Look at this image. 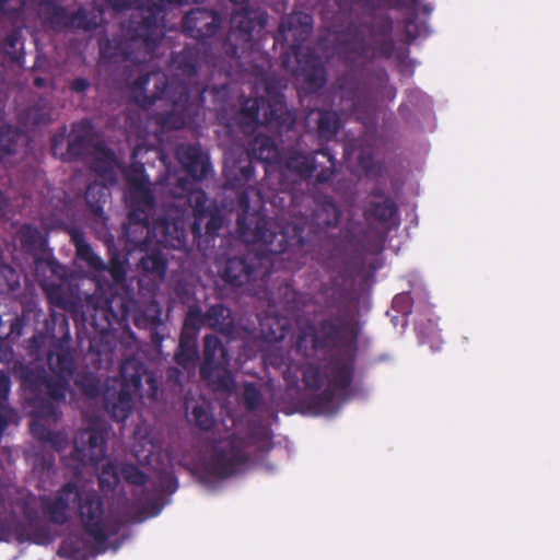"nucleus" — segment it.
Listing matches in <instances>:
<instances>
[{
    "mask_svg": "<svg viewBox=\"0 0 560 560\" xmlns=\"http://www.w3.org/2000/svg\"><path fill=\"white\" fill-rule=\"evenodd\" d=\"M31 5L46 30L65 31L67 8L62 0H31Z\"/></svg>",
    "mask_w": 560,
    "mask_h": 560,
    "instance_id": "a878e982",
    "label": "nucleus"
},
{
    "mask_svg": "<svg viewBox=\"0 0 560 560\" xmlns=\"http://www.w3.org/2000/svg\"><path fill=\"white\" fill-rule=\"evenodd\" d=\"M67 512L77 504L78 514L84 532L101 546V552L106 550L108 539L104 523V504L101 495L95 490H80L74 482L65 483L56 493Z\"/></svg>",
    "mask_w": 560,
    "mask_h": 560,
    "instance_id": "9b49d317",
    "label": "nucleus"
},
{
    "mask_svg": "<svg viewBox=\"0 0 560 560\" xmlns=\"http://www.w3.org/2000/svg\"><path fill=\"white\" fill-rule=\"evenodd\" d=\"M120 475L130 485L142 486L147 482V475L133 464H125L120 468Z\"/></svg>",
    "mask_w": 560,
    "mask_h": 560,
    "instance_id": "e2e57ef3",
    "label": "nucleus"
},
{
    "mask_svg": "<svg viewBox=\"0 0 560 560\" xmlns=\"http://www.w3.org/2000/svg\"><path fill=\"white\" fill-rule=\"evenodd\" d=\"M298 197L290 192L291 207L290 213L295 217V221L287 224L282 230L289 229V236L296 235L301 230L303 235L301 243L289 242L285 244V252L280 255H285L284 259L290 258V254H303L307 255L311 253V245L317 237L318 230L326 228H335L341 220L342 211L336 203L335 199L325 194H317L313 197V208L311 213H304L301 210L296 211L299 206ZM301 199L308 200V196H301Z\"/></svg>",
    "mask_w": 560,
    "mask_h": 560,
    "instance_id": "6e6552de",
    "label": "nucleus"
},
{
    "mask_svg": "<svg viewBox=\"0 0 560 560\" xmlns=\"http://www.w3.org/2000/svg\"><path fill=\"white\" fill-rule=\"evenodd\" d=\"M206 326L217 332L230 337L235 331L232 312L222 303L210 305L205 312Z\"/></svg>",
    "mask_w": 560,
    "mask_h": 560,
    "instance_id": "c756f323",
    "label": "nucleus"
},
{
    "mask_svg": "<svg viewBox=\"0 0 560 560\" xmlns=\"http://www.w3.org/2000/svg\"><path fill=\"white\" fill-rule=\"evenodd\" d=\"M20 288V275L7 264H0V294L13 292Z\"/></svg>",
    "mask_w": 560,
    "mask_h": 560,
    "instance_id": "4d7b16f0",
    "label": "nucleus"
},
{
    "mask_svg": "<svg viewBox=\"0 0 560 560\" xmlns=\"http://www.w3.org/2000/svg\"><path fill=\"white\" fill-rule=\"evenodd\" d=\"M342 236L358 254L377 253L383 248L384 236L380 235L377 242L369 240L368 232L360 222L349 221L341 230Z\"/></svg>",
    "mask_w": 560,
    "mask_h": 560,
    "instance_id": "cd10ccee",
    "label": "nucleus"
},
{
    "mask_svg": "<svg viewBox=\"0 0 560 560\" xmlns=\"http://www.w3.org/2000/svg\"><path fill=\"white\" fill-rule=\"evenodd\" d=\"M360 269V259L353 258L330 278L329 283L323 284L322 294L328 307L336 308L339 314L348 316L357 303L352 280Z\"/></svg>",
    "mask_w": 560,
    "mask_h": 560,
    "instance_id": "a211bd4d",
    "label": "nucleus"
},
{
    "mask_svg": "<svg viewBox=\"0 0 560 560\" xmlns=\"http://www.w3.org/2000/svg\"><path fill=\"white\" fill-rule=\"evenodd\" d=\"M243 404L247 411H255L261 405L262 394L252 382H246L243 388Z\"/></svg>",
    "mask_w": 560,
    "mask_h": 560,
    "instance_id": "052dcab7",
    "label": "nucleus"
},
{
    "mask_svg": "<svg viewBox=\"0 0 560 560\" xmlns=\"http://www.w3.org/2000/svg\"><path fill=\"white\" fill-rule=\"evenodd\" d=\"M316 327L317 347L335 351L325 364L328 386L313 398L322 411L330 410L338 393L346 392L352 384L358 352V331L350 316L334 315L320 319Z\"/></svg>",
    "mask_w": 560,
    "mask_h": 560,
    "instance_id": "f257e3e1",
    "label": "nucleus"
},
{
    "mask_svg": "<svg viewBox=\"0 0 560 560\" xmlns=\"http://www.w3.org/2000/svg\"><path fill=\"white\" fill-rule=\"evenodd\" d=\"M298 371H301L302 381L307 389L317 392L322 388L323 374L318 365L314 363H305L302 364L301 366L288 365L283 371V377L289 385H298Z\"/></svg>",
    "mask_w": 560,
    "mask_h": 560,
    "instance_id": "c85d7f7f",
    "label": "nucleus"
},
{
    "mask_svg": "<svg viewBox=\"0 0 560 560\" xmlns=\"http://www.w3.org/2000/svg\"><path fill=\"white\" fill-rule=\"evenodd\" d=\"M32 396V404H33V407H34V410L32 412V422H31V433L33 434V436L38 440V441H42V442H46L51 435H52V431L49 430L48 428H46L45 424L42 423L43 420L45 421H51V422H56L59 417H60V411H59V405H57V415L56 417H40L39 415H36V409H37V406L39 404V399L37 396Z\"/></svg>",
    "mask_w": 560,
    "mask_h": 560,
    "instance_id": "37998d69",
    "label": "nucleus"
},
{
    "mask_svg": "<svg viewBox=\"0 0 560 560\" xmlns=\"http://www.w3.org/2000/svg\"><path fill=\"white\" fill-rule=\"evenodd\" d=\"M109 196L108 187L100 183H91L85 190L86 205L95 217L103 218L104 205Z\"/></svg>",
    "mask_w": 560,
    "mask_h": 560,
    "instance_id": "ea45409f",
    "label": "nucleus"
},
{
    "mask_svg": "<svg viewBox=\"0 0 560 560\" xmlns=\"http://www.w3.org/2000/svg\"><path fill=\"white\" fill-rule=\"evenodd\" d=\"M106 450L107 431L102 427L91 425L77 432L71 458L83 466H94L105 458Z\"/></svg>",
    "mask_w": 560,
    "mask_h": 560,
    "instance_id": "6ab92c4d",
    "label": "nucleus"
},
{
    "mask_svg": "<svg viewBox=\"0 0 560 560\" xmlns=\"http://www.w3.org/2000/svg\"><path fill=\"white\" fill-rule=\"evenodd\" d=\"M116 162L115 153L110 149L97 147L96 155L91 162V170L104 179L116 180Z\"/></svg>",
    "mask_w": 560,
    "mask_h": 560,
    "instance_id": "c9c22d12",
    "label": "nucleus"
},
{
    "mask_svg": "<svg viewBox=\"0 0 560 560\" xmlns=\"http://www.w3.org/2000/svg\"><path fill=\"white\" fill-rule=\"evenodd\" d=\"M268 97H244L238 110L240 122L248 128L266 126L282 128L293 125L294 118L285 107L284 96L266 88Z\"/></svg>",
    "mask_w": 560,
    "mask_h": 560,
    "instance_id": "ddd939ff",
    "label": "nucleus"
},
{
    "mask_svg": "<svg viewBox=\"0 0 560 560\" xmlns=\"http://www.w3.org/2000/svg\"><path fill=\"white\" fill-rule=\"evenodd\" d=\"M42 509L48 521L56 525H63L68 522V512L57 499L45 497L42 499Z\"/></svg>",
    "mask_w": 560,
    "mask_h": 560,
    "instance_id": "09e8293b",
    "label": "nucleus"
},
{
    "mask_svg": "<svg viewBox=\"0 0 560 560\" xmlns=\"http://www.w3.org/2000/svg\"><path fill=\"white\" fill-rule=\"evenodd\" d=\"M393 308L402 315H409L412 311V296L409 292L397 294L393 299Z\"/></svg>",
    "mask_w": 560,
    "mask_h": 560,
    "instance_id": "774afa93",
    "label": "nucleus"
},
{
    "mask_svg": "<svg viewBox=\"0 0 560 560\" xmlns=\"http://www.w3.org/2000/svg\"><path fill=\"white\" fill-rule=\"evenodd\" d=\"M221 279L233 288L262 280L270 275V261L265 255L247 252L226 258L219 270Z\"/></svg>",
    "mask_w": 560,
    "mask_h": 560,
    "instance_id": "dca6fc26",
    "label": "nucleus"
},
{
    "mask_svg": "<svg viewBox=\"0 0 560 560\" xmlns=\"http://www.w3.org/2000/svg\"><path fill=\"white\" fill-rule=\"evenodd\" d=\"M339 93V110L342 115L365 122L374 109L369 89L353 73L339 75L335 83Z\"/></svg>",
    "mask_w": 560,
    "mask_h": 560,
    "instance_id": "f3484780",
    "label": "nucleus"
},
{
    "mask_svg": "<svg viewBox=\"0 0 560 560\" xmlns=\"http://www.w3.org/2000/svg\"><path fill=\"white\" fill-rule=\"evenodd\" d=\"M121 382L107 381L103 390V407L109 417L125 421L133 408L132 395L151 400L158 399L159 383L155 374L149 371L143 362L136 358L122 361L120 365Z\"/></svg>",
    "mask_w": 560,
    "mask_h": 560,
    "instance_id": "20e7f679",
    "label": "nucleus"
},
{
    "mask_svg": "<svg viewBox=\"0 0 560 560\" xmlns=\"http://www.w3.org/2000/svg\"><path fill=\"white\" fill-rule=\"evenodd\" d=\"M317 135L322 140H332L341 127V120L337 112L331 109H317Z\"/></svg>",
    "mask_w": 560,
    "mask_h": 560,
    "instance_id": "4c0bfd02",
    "label": "nucleus"
},
{
    "mask_svg": "<svg viewBox=\"0 0 560 560\" xmlns=\"http://www.w3.org/2000/svg\"><path fill=\"white\" fill-rule=\"evenodd\" d=\"M198 335L180 331L178 351L175 361L183 368H188L198 359Z\"/></svg>",
    "mask_w": 560,
    "mask_h": 560,
    "instance_id": "e433bc0d",
    "label": "nucleus"
},
{
    "mask_svg": "<svg viewBox=\"0 0 560 560\" xmlns=\"http://www.w3.org/2000/svg\"><path fill=\"white\" fill-rule=\"evenodd\" d=\"M47 296L52 305L70 313L72 317L81 308V299L69 294L60 285L50 287Z\"/></svg>",
    "mask_w": 560,
    "mask_h": 560,
    "instance_id": "a19ab883",
    "label": "nucleus"
},
{
    "mask_svg": "<svg viewBox=\"0 0 560 560\" xmlns=\"http://www.w3.org/2000/svg\"><path fill=\"white\" fill-rule=\"evenodd\" d=\"M135 325L139 328H148L151 331V341L160 346L164 336L159 332V328L163 325L160 314L147 316L145 314H138L135 316Z\"/></svg>",
    "mask_w": 560,
    "mask_h": 560,
    "instance_id": "603ef678",
    "label": "nucleus"
},
{
    "mask_svg": "<svg viewBox=\"0 0 560 560\" xmlns=\"http://www.w3.org/2000/svg\"><path fill=\"white\" fill-rule=\"evenodd\" d=\"M22 32L20 28H12L0 43V50L12 60H20L22 57Z\"/></svg>",
    "mask_w": 560,
    "mask_h": 560,
    "instance_id": "8fccbe9b",
    "label": "nucleus"
},
{
    "mask_svg": "<svg viewBox=\"0 0 560 560\" xmlns=\"http://www.w3.org/2000/svg\"><path fill=\"white\" fill-rule=\"evenodd\" d=\"M100 15L80 7L75 12H68L65 22V31H94L98 26Z\"/></svg>",
    "mask_w": 560,
    "mask_h": 560,
    "instance_id": "f704fd0d",
    "label": "nucleus"
},
{
    "mask_svg": "<svg viewBox=\"0 0 560 560\" xmlns=\"http://www.w3.org/2000/svg\"><path fill=\"white\" fill-rule=\"evenodd\" d=\"M74 384L89 399H96L100 395L103 396L104 387L98 376L93 372L80 371L74 378Z\"/></svg>",
    "mask_w": 560,
    "mask_h": 560,
    "instance_id": "79ce46f5",
    "label": "nucleus"
},
{
    "mask_svg": "<svg viewBox=\"0 0 560 560\" xmlns=\"http://www.w3.org/2000/svg\"><path fill=\"white\" fill-rule=\"evenodd\" d=\"M206 215L202 230L205 229L207 236L215 237L223 224L222 217L215 209H211Z\"/></svg>",
    "mask_w": 560,
    "mask_h": 560,
    "instance_id": "338daca9",
    "label": "nucleus"
},
{
    "mask_svg": "<svg viewBox=\"0 0 560 560\" xmlns=\"http://www.w3.org/2000/svg\"><path fill=\"white\" fill-rule=\"evenodd\" d=\"M89 547V542L83 536L78 534L69 535L61 542L58 555L68 560H86Z\"/></svg>",
    "mask_w": 560,
    "mask_h": 560,
    "instance_id": "58836bf2",
    "label": "nucleus"
},
{
    "mask_svg": "<svg viewBox=\"0 0 560 560\" xmlns=\"http://www.w3.org/2000/svg\"><path fill=\"white\" fill-rule=\"evenodd\" d=\"M122 175L127 184L126 200L130 209L125 234L129 244L142 248L151 242L150 213L155 208V198L143 163L132 162L122 170Z\"/></svg>",
    "mask_w": 560,
    "mask_h": 560,
    "instance_id": "0eeeda50",
    "label": "nucleus"
},
{
    "mask_svg": "<svg viewBox=\"0 0 560 560\" xmlns=\"http://www.w3.org/2000/svg\"><path fill=\"white\" fill-rule=\"evenodd\" d=\"M26 0H0V12L9 19L19 20L24 12Z\"/></svg>",
    "mask_w": 560,
    "mask_h": 560,
    "instance_id": "0e129e2a",
    "label": "nucleus"
},
{
    "mask_svg": "<svg viewBox=\"0 0 560 560\" xmlns=\"http://www.w3.org/2000/svg\"><path fill=\"white\" fill-rule=\"evenodd\" d=\"M230 362L231 357L221 339L214 335H206L199 374L214 392L232 393L235 388V380L229 370Z\"/></svg>",
    "mask_w": 560,
    "mask_h": 560,
    "instance_id": "4468645a",
    "label": "nucleus"
},
{
    "mask_svg": "<svg viewBox=\"0 0 560 560\" xmlns=\"http://www.w3.org/2000/svg\"><path fill=\"white\" fill-rule=\"evenodd\" d=\"M313 30V19L304 12H292L281 19L276 40H282L291 49L296 66L292 74L302 82L306 93L322 90L327 82V71L319 56L302 48Z\"/></svg>",
    "mask_w": 560,
    "mask_h": 560,
    "instance_id": "7ed1b4c3",
    "label": "nucleus"
},
{
    "mask_svg": "<svg viewBox=\"0 0 560 560\" xmlns=\"http://www.w3.org/2000/svg\"><path fill=\"white\" fill-rule=\"evenodd\" d=\"M221 16L213 10L205 8L191 9L182 20L183 33L202 42L217 34L221 26Z\"/></svg>",
    "mask_w": 560,
    "mask_h": 560,
    "instance_id": "412c9836",
    "label": "nucleus"
},
{
    "mask_svg": "<svg viewBox=\"0 0 560 560\" xmlns=\"http://www.w3.org/2000/svg\"><path fill=\"white\" fill-rule=\"evenodd\" d=\"M97 479L102 491H113L119 482L117 466L110 460L106 462L102 466Z\"/></svg>",
    "mask_w": 560,
    "mask_h": 560,
    "instance_id": "864d4df0",
    "label": "nucleus"
},
{
    "mask_svg": "<svg viewBox=\"0 0 560 560\" xmlns=\"http://www.w3.org/2000/svg\"><path fill=\"white\" fill-rule=\"evenodd\" d=\"M175 155L187 175L195 180L207 178L212 170L209 155L202 151L198 143L178 144Z\"/></svg>",
    "mask_w": 560,
    "mask_h": 560,
    "instance_id": "5701e85b",
    "label": "nucleus"
},
{
    "mask_svg": "<svg viewBox=\"0 0 560 560\" xmlns=\"http://www.w3.org/2000/svg\"><path fill=\"white\" fill-rule=\"evenodd\" d=\"M22 133L18 128L5 125L0 127V161L16 152Z\"/></svg>",
    "mask_w": 560,
    "mask_h": 560,
    "instance_id": "49530a36",
    "label": "nucleus"
},
{
    "mask_svg": "<svg viewBox=\"0 0 560 560\" xmlns=\"http://www.w3.org/2000/svg\"><path fill=\"white\" fill-rule=\"evenodd\" d=\"M167 265L166 256L160 249H152L141 257L138 268L144 276L162 280L165 277Z\"/></svg>",
    "mask_w": 560,
    "mask_h": 560,
    "instance_id": "72a5a7b5",
    "label": "nucleus"
},
{
    "mask_svg": "<svg viewBox=\"0 0 560 560\" xmlns=\"http://www.w3.org/2000/svg\"><path fill=\"white\" fill-rule=\"evenodd\" d=\"M428 33L427 23L418 22V13L410 12L404 20V35L407 43H412L418 37Z\"/></svg>",
    "mask_w": 560,
    "mask_h": 560,
    "instance_id": "5fc2aeb1",
    "label": "nucleus"
},
{
    "mask_svg": "<svg viewBox=\"0 0 560 560\" xmlns=\"http://www.w3.org/2000/svg\"><path fill=\"white\" fill-rule=\"evenodd\" d=\"M202 326H206V317L202 308L192 304L188 307L182 331L198 335Z\"/></svg>",
    "mask_w": 560,
    "mask_h": 560,
    "instance_id": "3c124183",
    "label": "nucleus"
},
{
    "mask_svg": "<svg viewBox=\"0 0 560 560\" xmlns=\"http://www.w3.org/2000/svg\"><path fill=\"white\" fill-rule=\"evenodd\" d=\"M191 417L195 425L205 432L211 431L215 424V419L210 407L205 405L194 406Z\"/></svg>",
    "mask_w": 560,
    "mask_h": 560,
    "instance_id": "6e6d98bb",
    "label": "nucleus"
},
{
    "mask_svg": "<svg viewBox=\"0 0 560 560\" xmlns=\"http://www.w3.org/2000/svg\"><path fill=\"white\" fill-rule=\"evenodd\" d=\"M50 341V337L46 334H35L27 341V353L36 361L42 360L43 357H46Z\"/></svg>",
    "mask_w": 560,
    "mask_h": 560,
    "instance_id": "13d9d810",
    "label": "nucleus"
},
{
    "mask_svg": "<svg viewBox=\"0 0 560 560\" xmlns=\"http://www.w3.org/2000/svg\"><path fill=\"white\" fill-rule=\"evenodd\" d=\"M190 93V86L187 84L166 83L161 93L145 97L141 106L150 107L156 102H170L171 109L164 113H156L154 120L162 129L178 130L184 128L189 120L187 106Z\"/></svg>",
    "mask_w": 560,
    "mask_h": 560,
    "instance_id": "2eb2a0df",
    "label": "nucleus"
},
{
    "mask_svg": "<svg viewBox=\"0 0 560 560\" xmlns=\"http://www.w3.org/2000/svg\"><path fill=\"white\" fill-rule=\"evenodd\" d=\"M18 235L21 246L25 253L34 254L42 250L45 245L40 231L31 224L22 225Z\"/></svg>",
    "mask_w": 560,
    "mask_h": 560,
    "instance_id": "c03bdc74",
    "label": "nucleus"
},
{
    "mask_svg": "<svg viewBox=\"0 0 560 560\" xmlns=\"http://www.w3.org/2000/svg\"><path fill=\"white\" fill-rule=\"evenodd\" d=\"M250 156L261 163L271 165L281 162V152L275 140L265 135H257L249 143Z\"/></svg>",
    "mask_w": 560,
    "mask_h": 560,
    "instance_id": "7c9ffc66",
    "label": "nucleus"
},
{
    "mask_svg": "<svg viewBox=\"0 0 560 560\" xmlns=\"http://www.w3.org/2000/svg\"><path fill=\"white\" fill-rule=\"evenodd\" d=\"M77 257L83 260L89 268L95 271H108L113 281L120 284L126 281L127 271L125 261L117 252L110 253L109 264H106L83 238L75 240Z\"/></svg>",
    "mask_w": 560,
    "mask_h": 560,
    "instance_id": "4be33fe9",
    "label": "nucleus"
},
{
    "mask_svg": "<svg viewBox=\"0 0 560 560\" xmlns=\"http://www.w3.org/2000/svg\"><path fill=\"white\" fill-rule=\"evenodd\" d=\"M65 141L63 135H55L51 138L50 151L54 156H59L63 162H73L83 159L91 149L92 140L88 135L73 133L69 137L66 152H61Z\"/></svg>",
    "mask_w": 560,
    "mask_h": 560,
    "instance_id": "bb28decb",
    "label": "nucleus"
},
{
    "mask_svg": "<svg viewBox=\"0 0 560 560\" xmlns=\"http://www.w3.org/2000/svg\"><path fill=\"white\" fill-rule=\"evenodd\" d=\"M267 19L265 12L249 10L237 11L231 15L230 32L223 43V51L245 71H249L245 67V60L254 61L256 54L253 34L265 28Z\"/></svg>",
    "mask_w": 560,
    "mask_h": 560,
    "instance_id": "f8f14e48",
    "label": "nucleus"
},
{
    "mask_svg": "<svg viewBox=\"0 0 560 560\" xmlns=\"http://www.w3.org/2000/svg\"><path fill=\"white\" fill-rule=\"evenodd\" d=\"M187 203L192 209L194 222L191 224V233L194 238L202 236V225L207 212L212 208L208 205V197L203 190L195 189L187 194Z\"/></svg>",
    "mask_w": 560,
    "mask_h": 560,
    "instance_id": "473e14b6",
    "label": "nucleus"
},
{
    "mask_svg": "<svg viewBox=\"0 0 560 560\" xmlns=\"http://www.w3.org/2000/svg\"><path fill=\"white\" fill-rule=\"evenodd\" d=\"M270 322H272L277 327L273 328L272 324H270L269 330H266V326L268 324L262 323L261 324V331L265 335L266 339L270 342H279L282 341L288 332V327L285 324H281L278 318H271Z\"/></svg>",
    "mask_w": 560,
    "mask_h": 560,
    "instance_id": "69168bd1",
    "label": "nucleus"
},
{
    "mask_svg": "<svg viewBox=\"0 0 560 560\" xmlns=\"http://www.w3.org/2000/svg\"><path fill=\"white\" fill-rule=\"evenodd\" d=\"M315 155H322L327 161V165L320 167L315 178L317 184H326L330 182L335 175V156L328 148L316 151Z\"/></svg>",
    "mask_w": 560,
    "mask_h": 560,
    "instance_id": "bf43d9fd",
    "label": "nucleus"
},
{
    "mask_svg": "<svg viewBox=\"0 0 560 560\" xmlns=\"http://www.w3.org/2000/svg\"><path fill=\"white\" fill-rule=\"evenodd\" d=\"M238 191V206L241 212L237 215V232L246 243H261L266 252L272 255H280L285 252V244L289 242L301 243L303 235L289 236V229L276 231L265 214L260 211L250 212V200L245 188Z\"/></svg>",
    "mask_w": 560,
    "mask_h": 560,
    "instance_id": "9d476101",
    "label": "nucleus"
},
{
    "mask_svg": "<svg viewBox=\"0 0 560 560\" xmlns=\"http://www.w3.org/2000/svg\"><path fill=\"white\" fill-rule=\"evenodd\" d=\"M247 459L244 447L235 440H228L214 448L205 470L212 477L226 479L240 472Z\"/></svg>",
    "mask_w": 560,
    "mask_h": 560,
    "instance_id": "aec40b11",
    "label": "nucleus"
},
{
    "mask_svg": "<svg viewBox=\"0 0 560 560\" xmlns=\"http://www.w3.org/2000/svg\"><path fill=\"white\" fill-rule=\"evenodd\" d=\"M362 26L369 32L373 44L366 39L359 26L350 24L339 39V50L346 59L354 61L375 57L390 58L395 49L393 19L385 13L373 14L372 21L363 23Z\"/></svg>",
    "mask_w": 560,
    "mask_h": 560,
    "instance_id": "1a4fd4ad",
    "label": "nucleus"
},
{
    "mask_svg": "<svg viewBox=\"0 0 560 560\" xmlns=\"http://www.w3.org/2000/svg\"><path fill=\"white\" fill-rule=\"evenodd\" d=\"M128 308L121 298L107 299L102 295H89L73 319L78 325L90 326L95 335L89 339V352L95 355L94 362L102 364L112 361L115 350L114 324L120 323Z\"/></svg>",
    "mask_w": 560,
    "mask_h": 560,
    "instance_id": "423d86ee",
    "label": "nucleus"
},
{
    "mask_svg": "<svg viewBox=\"0 0 560 560\" xmlns=\"http://www.w3.org/2000/svg\"><path fill=\"white\" fill-rule=\"evenodd\" d=\"M317 167L315 154H306L295 149L288 150L280 162L281 176L292 177L293 183L308 180Z\"/></svg>",
    "mask_w": 560,
    "mask_h": 560,
    "instance_id": "b1692460",
    "label": "nucleus"
},
{
    "mask_svg": "<svg viewBox=\"0 0 560 560\" xmlns=\"http://www.w3.org/2000/svg\"><path fill=\"white\" fill-rule=\"evenodd\" d=\"M398 214V206L392 197L384 200H368L363 207V218L370 222L387 224L394 217Z\"/></svg>",
    "mask_w": 560,
    "mask_h": 560,
    "instance_id": "2f4dec72",
    "label": "nucleus"
},
{
    "mask_svg": "<svg viewBox=\"0 0 560 560\" xmlns=\"http://www.w3.org/2000/svg\"><path fill=\"white\" fill-rule=\"evenodd\" d=\"M316 327L313 324L301 327L295 336V349L299 353L307 357L311 351H318L320 347H317L316 342Z\"/></svg>",
    "mask_w": 560,
    "mask_h": 560,
    "instance_id": "a18cd8bd",
    "label": "nucleus"
},
{
    "mask_svg": "<svg viewBox=\"0 0 560 560\" xmlns=\"http://www.w3.org/2000/svg\"><path fill=\"white\" fill-rule=\"evenodd\" d=\"M238 173H240V176H237V175H235L234 177L228 176L226 183L224 184V187L226 189H241V188L246 187V185L254 177V167H253L252 163L249 162L247 165L240 167Z\"/></svg>",
    "mask_w": 560,
    "mask_h": 560,
    "instance_id": "680f3d73",
    "label": "nucleus"
},
{
    "mask_svg": "<svg viewBox=\"0 0 560 560\" xmlns=\"http://www.w3.org/2000/svg\"><path fill=\"white\" fill-rule=\"evenodd\" d=\"M46 361L50 373L44 365L21 361L14 362L12 372L25 392L40 398L36 415L54 418L57 415V405L66 400L77 364L71 349L61 340L50 343Z\"/></svg>",
    "mask_w": 560,
    "mask_h": 560,
    "instance_id": "f03ea898",
    "label": "nucleus"
},
{
    "mask_svg": "<svg viewBox=\"0 0 560 560\" xmlns=\"http://www.w3.org/2000/svg\"><path fill=\"white\" fill-rule=\"evenodd\" d=\"M203 52L198 45H186L180 51L172 52L171 62L173 69L178 77L188 80V83L183 82L184 84L189 86V84L194 83L203 61ZM173 83L176 84L175 82Z\"/></svg>",
    "mask_w": 560,
    "mask_h": 560,
    "instance_id": "393cba45",
    "label": "nucleus"
},
{
    "mask_svg": "<svg viewBox=\"0 0 560 560\" xmlns=\"http://www.w3.org/2000/svg\"><path fill=\"white\" fill-rule=\"evenodd\" d=\"M187 2H189V0H147L145 7L138 10L137 13L140 16H149L152 14V16H154L156 27L163 31L161 20L166 7L168 4H182Z\"/></svg>",
    "mask_w": 560,
    "mask_h": 560,
    "instance_id": "de8ad7c7",
    "label": "nucleus"
},
{
    "mask_svg": "<svg viewBox=\"0 0 560 560\" xmlns=\"http://www.w3.org/2000/svg\"><path fill=\"white\" fill-rule=\"evenodd\" d=\"M164 37V32L156 27L154 16H140L132 13L126 30V36L98 39L100 55L112 62H131L142 65L153 58L154 51Z\"/></svg>",
    "mask_w": 560,
    "mask_h": 560,
    "instance_id": "39448f33",
    "label": "nucleus"
}]
</instances>
